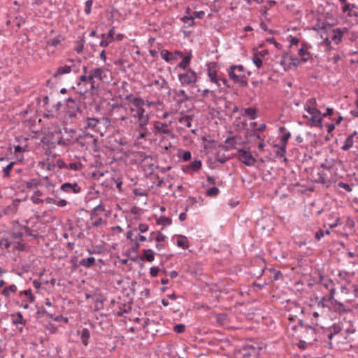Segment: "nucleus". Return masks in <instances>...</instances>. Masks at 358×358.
<instances>
[{"label":"nucleus","mask_w":358,"mask_h":358,"mask_svg":"<svg viewBox=\"0 0 358 358\" xmlns=\"http://www.w3.org/2000/svg\"><path fill=\"white\" fill-rule=\"evenodd\" d=\"M67 61L71 63V64L59 66L52 75L54 78L59 80L64 74L69 73L71 71L74 73H78L79 71V68L75 65L73 59H68Z\"/></svg>","instance_id":"4"},{"label":"nucleus","mask_w":358,"mask_h":358,"mask_svg":"<svg viewBox=\"0 0 358 358\" xmlns=\"http://www.w3.org/2000/svg\"><path fill=\"white\" fill-rule=\"evenodd\" d=\"M154 252L151 249H144L143 250V254L141 256H138V255H135L134 257L131 258V261L137 264H140L141 261L152 262L154 261Z\"/></svg>","instance_id":"7"},{"label":"nucleus","mask_w":358,"mask_h":358,"mask_svg":"<svg viewBox=\"0 0 358 358\" xmlns=\"http://www.w3.org/2000/svg\"><path fill=\"white\" fill-rule=\"evenodd\" d=\"M245 67L241 64H231L227 69L229 78L231 80H237L238 74L244 73Z\"/></svg>","instance_id":"8"},{"label":"nucleus","mask_w":358,"mask_h":358,"mask_svg":"<svg viewBox=\"0 0 358 358\" xmlns=\"http://www.w3.org/2000/svg\"><path fill=\"white\" fill-rule=\"evenodd\" d=\"M12 244L10 238L6 235L0 237V247L1 248L8 249Z\"/></svg>","instance_id":"37"},{"label":"nucleus","mask_w":358,"mask_h":358,"mask_svg":"<svg viewBox=\"0 0 358 358\" xmlns=\"http://www.w3.org/2000/svg\"><path fill=\"white\" fill-rule=\"evenodd\" d=\"M115 27H113L108 31V33L106 34L105 38L102 39L99 45L103 48H106L110 43H112L115 38Z\"/></svg>","instance_id":"16"},{"label":"nucleus","mask_w":358,"mask_h":358,"mask_svg":"<svg viewBox=\"0 0 358 358\" xmlns=\"http://www.w3.org/2000/svg\"><path fill=\"white\" fill-rule=\"evenodd\" d=\"M85 43V38L84 37L81 38L80 40L78 41L76 47L74 48V50L78 54L82 52L83 50Z\"/></svg>","instance_id":"60"},{"label":"nucleus","mask_w":358,"mask_h":358,"mask_svg":"<svg viewBox=\"0 0 358 358\" xmlns=\"http://www.w3.org/2000/svg\"><path fill=\"white\" fill-rule=\"evenodd\" d=\"M238 153L239 155L238 159L245 166H253L257 162L256 159L252 155L250 151L240 148L238 150Z\"/></svg>","instance_id":"6"},{"label":"nucleus","mask_w":358,"mask_h":358,"mask_svg":"<svg viewBox=\"0 0 358 358\" xmlns=\"http://www.w3.org/2000/svg\"><path fill=\"white\" fill-rule=\"evenodd\" d=\"M199 92H201V96L203 98H205L208 94H210V95L213 97H215L216 96V94H215V90H210L208 89H205V90L201 91V89L196 87L195 91H194V90L191 91V94H194V95H196V94L199 93Z\"/></svg>","instance_id":"27"},{"label":"nucleus","mask_w":358,"mask_h":358,"mask_svg":"<svg viewBox=\"0 0 358 358\" xmlns=\"http://www.w3.org/2000/svg\"><path fill=\"white\" fill-rule=\"evenodd\" d=\"M178 157L184 162L189 161L192 158V154L188 150H179Z\"/></svg>","instance_id":"39"},{"label":"nucleus","mask_w":358,"mask_h":358,"mask_svg":"<svg viewBox=\"0 0 358 358\" xmlns=\"http://www.w3.org/2000/svg\"><path fill=\"white\" fill-rule=\"evenodd\" d=\"M243 115L248 116L250 120H255L258 117V109L255 107H248L243 109Z\"/></svg>","instance_id":"22"},{"label":"nucleus","mask_w":358,"mask_h":358,"mask_svg":"<svg viewBox=\"0 0 358 358\" xmlns=\"http://www.w3.org/2000/svg\"><path fill=\"white\" fill-rule=\"evenodd\" d=\"M99 122V120L97 118L94 117H87L84 122V127L85 129H94L98 123Z\"/></svg>","instance_id":"25"},{"label":"nucleus","mask_w":358,"mask_h":358,"mask_svg":"<svg viewBox=\"0 0 358 358\" xmlns=\"http://www.w3.org/2000/svg\"><path fill=\"white\" fill-rule=\"evenodd\" d=\"M199 77L197 73L193 69H188L185 73L178 74V80L182 86L189 85L194 89Z\"/></svg>","instance_id":"3"},{"label":"nucleus","mask_w":358,"mask_h":358,"mask_svg":"<svg viewBox=\"0 0 358 358\" xmlns=\"http://www.w3.org/2000/svg\"><path fill=\"white\" fill-rule=\"evenodd\" d=\"M220 194V190L216 187H212L209 188L206 192V194L209 197H215Z\"/></svg>","instance_id":"51"},{"label":"nucleus","mask_w":358,"mask_h":358,"mask_svg":"<svg viewBox=\"0 0 358 358\" xmlns=\"http://www.w3.org/2000/svg\"><path fill=\"white\" fill-rule=\"evenodd\" d=\"M82 169V164L80 162H72L67 165L66 170L71 169L74 171H79Z\"/></svg>","instance_id":"54"},{"label":"nucleus","mask_w":358,"mask_h":358,"mask_svg":"<svg viewBox=\"0 0 358 358\" xmlns=\"http://www.w3.org/2000/svg\"><path fill=\"white\" fill-rule=\"evenodd\" d=\"M41 143L44 145L50 146V148H55L56 145H65L62 135V131L60 130L48 132L41 138Z\"/></svg>","instance_id":"2"},{"label":"nucleus","mask_w":358,"mask_h":358,"mask_svg":"<svg viewBox=\"0 0 358 358\" xmlns=\"http://www.w3.org/2000/svg\"><path fill=\"white\" fill-rule=\"evenodd\" d=\"M61 190L66 193H75L78 194L80 192L81 187L78 185L77 182H64L60 186Z\"/></svg>","instance_id":"11"},{"label":"nucleus","mask_w":358,"mask_h":358,"mask_svg":"<svg viewBox=\"0 0 358 358\" xmlns=\"http://www.w3.org/2000/svg\"><path fill=\"white\" fill-rule=\"evenodd\" d=\"M319 282L322 284L329 291L331 288H334L333 287V280L330 278L325 279V278L322 275H320Z\"/></svg>","instance_id":"34"},{"label":"nucleus","mask_w":358,"mask_h":358,"mask_svg":"<svg viewBox=\"0 0 358 358\" xmlns=\"http://www.w3.org/2000/svg\"><path fill=\"white\" fill-rule=\"evenodd\" d=\"M15 162H10L6 167L3 169V178H9L10 176V171L15 164Z\"/></svg>","instance_id":"45"},{"label":"nucleus","mask_w":358,"mask_h":358,"mask_svg":"<svg viewBox=\"0 0 358 358\" xmlns=\"http://www.w3.org/2000/svg\"><path fill=\"white\" fill-rule=\"evenodd\" d=\"M40 185L41 180L36 179H31V180L26 182V187L27 189H32L33 187H36Z\"/></svg>","instance_id":"56"},{"label":"nucleus","mask_w":358,"mask_h":358,"mask_svg":"<svg viewBox=\"0 0 358 358\" xmlns=\"http://www.w3.org/2000/svg\"><path fill=\"white\" fill-rule=\"evenodd\" d=\"M55 166L57 167L56 174L57 177L60 178L62 174L64 176V173L62 171V169L66 170L67 164L64 162V160L62 159H57L55 163Z\"/></svg>","instance_id":"24"},{"label":"nucleus","mask_w":358,"mask_h":358,"mask_svg":"<svg viewBox=\"0 0 358 358\" xmlns=\"http://www.w3.org/2000/svg\"><path fill=\"white\" fill-rule=\"evenodd\" d=\"M342 331L341 326L338 323L333 324L330 327L327 329V331L329 333L327 337L329 340H332L334 336L336 334H338Z\"/></svg>","instance_id":"19"},{"label":"nucleus","mask_w":358,"mask_h":358,"mask_svg":"<svg viewBox=\"0 0 358 358\" xmlns=\"http://www.w3.org/2000/svg\"><path fill=\"white\" fill-rule=\"evenodd\" d=\"M252 61L257 68L259 69L262 66L263 62L261 57H258V54H254Z\"/></svg>","instance_id":"55"},{"label":"nucleus","mask_w":358,"mask_h":358,"mask_svg":"<svg viewBox=\"0 0 358 358\" xmlns=\"http://www.w3.org/2000/svg\"><path fill=\"white\" fill-rule=\"evenodd\" d=\"M105 251V248L102 245H95L92 249H87L90 255L101 254Z\"/></svg>","instance_id":"41"},{"label":"nucleus","mask_w":358,"mask_h":358,"mask_svg":"<svg viewBox=\"0 0 358 358\" xmlns=\"http://www.w3.org/2000/svg\"><path fill=\"white\" fill-rule=\"evenodd\" d=\"M353 144H354L353 138H352V136H348L346 138V139L344 142V144L341 148L343 150H345V151L348 150L353 146Z\"/></svg>","instance_id":"46"},{"label":"nucleus","mask_w":358,"mask_h":358,"mask_svg":"<svg viewBox=\"0 0 358 358\" xmlns=\"http://www.w3.org/2000/svg\"><path fill=\"white\" fill-rule=\"evenodd\" d=\"M66 106L69 110L66 112L70 117L76 116L78 112H80V109L78 106L76 100L73 98H68L66 99Z\"/></svg>","instance_id":"10"},{"label":"nucleus","mask_w":358,"mask_h":358,"mask_svg":"<svg viewBox=\"0 0 358 358\" xmlns=\"http://www.w3.org/2000/svg\"><path fill=\"white\" fill-rule=\"evenodd\" d=\"M90 331L87 328H83L81 334L80 339L82 344L85 346H87L89 344V339L90 338Z\"/></svg>","instance_id":"26"},{"label":"nucleus","mask_w":358,"mask_h":358,"mask_svg":"<svg viewBox=\"0 0 358 358\" xmlns=\"http://www.w3.org/2000/svg\"><path fill=\"white\" fill-rule=\"evenodd\" d=\"M235 83H239L241 88L247 87L248 85V80L245 74H238L237 80H232Z\"/></svg>","instance_id":"36"},{"label":"nucleus","mask_w":358,"mask_h":358,"mask_svg":"<svg viewBox=\"0 0 358 358\" xmlns=\"http://www.w3.org/2000/svg\"><path fill=\"white\" fill-rule=\"evenodd\" d=\"M306 334L305 338L311 343L312 341H317L316 338V330L315 327L310 325L306 326Z\"/></svg>","instance_id":"21"},{"label":"nucleus","mask_w":358,"mask_h":358,"mask_svg":"<svg viewBox=\"0 0 358 358\" xmlns=\"http://www.w3.org/2000/svg\"><path fill=\"white\" fill-rule=\"evenodd\" d=\"M105 210L104 206L100 203L95 206L90 213V219L93 220L96 217H97L101 213H103Z\"/></svg>","instance_id":"30"},{"label":"nucleus","mask_w":358,"mask_h":358,"mask_svg":"<svg viewBox=\"0 0 358 358\" xmlns=\"http://www.w3.org/2000/svg\"><path fill=\"white\" fill-rule=\"evenodd\" d=\"M89 72L93 80H96V79H97L99 82H103L104 77V69L103 68L93 69Z\"/></svg>","instance_id":"20"},{"label":"nucleus","mask_w":358,"mask_h":358,"mask_svg":"<svg viewBox=\"0 0 358 358\" xmlns=\"http://www.w3.org/2000/svg\"><path fill=\"white\" fill-rule=\"evenodd\" d=\"M131 103L136 108H143V106L145 105V101L141 97H134L132 98Z\"/></svg>","instance_id":"44"},{"label":"nucleus","mask_w":358,"mask_h":358,"mask_svg":"<svg viewBox=\"0 0 358 358\" xmlns=\"http://www.w3.org/2000/svg\"><path fill=\"white\" fill-rule=\"evenodd\" d=\"M305 110L310 115L322 114L321 111L315 107H312L306 104L305 105Z\"/></svg>","instance_id":"61"},{"label":"nucleus","mask_w":358,"mask_h":358,"mask_svg":"<svg viewBox=\"0 0 358 358\" xmlns=\"http://www.w3.org/2000/svg\"><path fill=\"white\" fill-rule=\"evenodd\" d=\"M174 100L178 104H182L186 101H190V97L186 94L184 90H180L174 92Z\"/></svg>","instance_id":"13"},{"label":"nucleus","mask_w":358,"mask_h":358,"mask_svg":"<svg viewBox=\"0 0 358 358\" xmlns=\"http://www.w3.org/2000/svg\"><path fill=\"white\" fill-rule=\"evenodd\" d=\"M326 174L323 172H318L317 174V178L315 179V181L317 183H321L325 185L327 183V181L325 178Z\"/></svg>","instance_id":"52"},{"label":"nucleus","mask_w":358,"mask_h":358,"mask_svg":"<svg viewBox=\"0 0 358 358\" xmlns=\"http://www.w3.org/2000/svg\"><path fill=\"white\" fill-rule=\"evenodd\" d=\"M335 162H336L335 160L333 159H331L330 161L326 160L325 163H322L321 164V167L324 169L330 171L333 168V166L335 165Z\"/></svg>","instance_id":"59"},{"label":"nucleus","mask_w":358,"mask_h":358,"mask_svg":"<svg viewBox=\"0 0 358 358\" xmlns=\"http://www.w3.org/2000/svg\"><path fill=\"white\" fill-rule=\"evenodd\" d=\"M154 132L155 134H166L169 136H173V132L168 128V124L163 123L159 121H155L154 122Z\"/></svg>","instance_id":"9"},{"label":"nucleus","mask_w":358,"mask_h":358,"mask_svg":"<svg viewBox=\"0 0 358 358\" xmlns=\"http://www.w3.org/2000/svg\"><path fill=\"white\" fill-rule=\"evenodd\" d=\"M103 223V220L101 217L98 218L94 222H92L91 225L87 227V229H91L92 227H98Z\"/></svg>","instance_id":"63"},{"label":"nucleus","mask_w":358,"mask_h":358,"mask_svg":"<svg viewBox=\"0 0 358 358\" xmlns=\"http://www.w3.org/2000/svg\"><path fill=\"white\" fill-rule=\"evenodd\" d=\"M20 296H22V295L26 296L28 301L30 303L34 302L36 299L35 296L32 294L31 289H28L24 290V291H20Z\"/></svg>","instance_id":"47"},{"label":"nucleus","mask_w":358,"mask_h":358,"mask_svg":"<svg viewBox=\"0 0 358 358\" xmlns=\"http://www.w3.org/2000/svg\"><path fill=\"white\" fill-rule=\"evenodd\" d=\"M139 122V128L140 129H145L146 128L145 126L148 124L149 122V117L148 115H143L142 117H141L138 119Z\"/></svg>","instance_id":"53"},{"label":"nucleus","mask_w":358,"mask_h":358,"mask_svg":"<svg viewBox=\"0 0 358 358\" xmlns=\"http://www.w3.org/2000/svg\"><path fill=\"white\" fill-rule=\"evenodd\" d=\"M17 290V288L16 285L12 284L8 287H4V289L1 291V294L5 297L8 298L10 296V292L15 293Z\"/></svg>","instance_id":"32"},{"label":"nucleus","mask_w":358,"mask_h":358,"mask_svg":"<svg viewBox=\"0 0 358 358\" xmlns=\"http://www.w3.org/2000/svg\"><path fill=\"white\" fill-rule=\"evenodd\" d=\"M192 57V52L189 51L186 55H183V57H182V61L178 64L177 67L184 71L191 69L189 66L191 62Z\"/></svg>","instance_id":"14"},{"label":"nucleus","mask_w":358,"mask_h":358,"mask_svg":"<svg viewBox=\"0 0 358 358\" xmlns=\"http://www.w3.org/2000/svg\"><path fill=\"white\" fill-rule=\"evenodd\" d=\"M31 201L34 204L42 203L45 201L47 203H56V200L52 197H47L45 199H42L40 198H36L35 196H31Z\"/></svg>","instance_id":"33"},{"label":"nucleus","mask_w":358,"mask_h":358,"mask_svg":"<svg viewBox=\"0 0 358 358\" xmlns=\"http://www.w3.org/2000/svg\"><path fill=\"white\" fill-rule=\"evenodd\" d=\"M224 143L226 145H219V148L228 151L236 148V136L228 137L225 139Z\"/></svg>","instance_id":"17"},{"label":"nucleus","mask_w":358,"mask_h":358,"mask_svg":"<svg viewBox=\"0 0 358 358\" xmlns=\"http://www.w3.org/2000/svg\"><path fill=\"white\" fill-rule=\"evenodd\" d=\"M173 331L178 334H182L185 331V325L183 324H177L173 327Z\"/></svg>","instance_id":"64"},{"label":"nucleus","mask_w":358,"mask_h":358,"mask_svg":"<svg viewBox=\"0 0 358 358\" xmlns=\"http://www.w3.org/2000/svg\"><path fill=\"white\" fill-rule=\"evenodd\" d=\"M180 20L184 23L187 24V27H194L196 25V22L192 15H185L181 17Z\"/></svg>","instance_id":"42"},{"label":"nucleus","mask_w":358,"mask_h":358,"mask_svg":"<svg viewBox=\"0 0 358 358\" xmlns=\"http://www.w3.org/2000/svg\"><path fill=\"white\" fill-rule=\"evenodd\" d=\"M160 55L162 59H164L166 62H171L172 61L177 60V57L174 56L173 53L169 51L168 50H162L160 52Z\"/></svg>","instance_id":"23"},{"label":"nucleus","mask_w":358,"mask_h":358,"mask_svg":"<svg viewBox=\"0 0 358 358\" xmlns=\"http://www.w3.org/2000/svg\"><path fill=\"white\" fill-rule=\"evenodd\" d=\"M99 86V83H97L96 80H93L90 73L88 75L80 76L77 82L78 92L80 95L86 94L95 95L98 92Z\"/></svg>","instance_id":"1"},{"label":"nucleus","mask_w":358,"mask_h":358,"mask_svg":"<svg viewBox=\"0 0 358 358\" xmlns=\"http://www.w3.org/2000/svg\"><path fill=\"white\" fill-rule=\"evenodd\" d=\"M19 250V251H26L27 245L25 243H22L20 241L14 243L13 251Z\"/></svg>","instance_id":"58"},{"label":"nucleus","mask_w":358,"mask_h":358,"mask_svg":"<svg viewBox=\"0 0 358 358\" xmlns=\"http://www.w3.org/2000/svg\"><path fill=\"white\" fill-rule=\"evenodd\" d=\"M334 34L331 37V39L335 42L336 44H338L343 39V32L340 28L333 29Z\"/></svg>","instance_id":"28"},{"label":"nucleus","mask_w":358,"mask_h":358,"mask_svg":"<svg viewBox=\"0 0 358 358\" xmlns=\"http://www.w3.org/2000/svg\"><path fill=\"white\" fill-rule=\"evenodd\" d=\"M193 120V116L192 115H185L179 119V122L183 124L188 128L192 127V121Z\"/></svg>","instance_id":"40"},{"label":"nucleus","mask_w":358,"mask_h":358,"mask_svg":"<svg viewBox=\"0 0 358 358\" xmlns=\"http://www.w3.org/2000/svg\"><path fill=\"white\" fill-rule=\"evenodd\" d=\"M334 215H335L334 213H329V214L326 215V216H325V220H324L325 224L324 225H328L330 229H333V228L336 227L338 225V223L340 220V218L338 216L334 217Z\"/></svg>","instance_id":"15"},{"label":"nucleus","mask_w":358,"mask_h":358,"mask_svg":"<svg viewBox=\"0 0 358 358\" xmlns=\"http://www.w3.org/2000/svg\"><path fill=\"white\" fill-rule=\"evenodd\" d=\"M16 318H13V324L17 325L22 324L25 326L27 324V320L24 319L23 315L21 312H17L15 314Z\"/></svg>","instance_id":"35"},{"label":"nucleus","mask_w":358,"mask_h":358,"mask_svg":"<svg viewBox=\"0 0 358 358\" xmlns=\"http://www.w3.org/2000/svg\"><path fill=\"white\" fill-rule=\"evenodd\" d=\"M44 315H47L48 317L52 318V317L54 316V314L48 312L46 310H45L43 308H38V310L36 311L37 318L43 317Z\"/></svg>","instance_id":"49"},{"label":"nucleus","mask_w":358,"mask_h":358,"mask_svg":"<svg viewBox=\"0 0 358 358\" xmlns=\"http://www.w3.org/2000/svg\"><path fill=\"white\" fill-rule=\"evenodd\" d=\"M259 348L252 345L246 344L243 347V357L244 358H248L252 356L257 357L259 354Z\"/></svg>","instance_id":"12"},{"label":"nucleus","mask_w":358,"mask_h":358,"mask_svg":"<svg viewBox=\"0 0 358 358\" xmlns=\"http://www.w3.org/2000/svg\"><path fill=\"white\" fill-rule=\"evenodd\" d=\"M95 264V259L93 257L82 259L79 262V266L86 268H90Z\"/></svg>","instance_id":"31"},{"label":"nucleus","mask_w":358,"mask_h":358,"mask_svg":"<svg viewBox=\"0 0 358 358\" xmlns=\"http://www.w3.org/2000/svg\"><path fill=\"white\" fill-rule=\"evenodd\" d=\"M178 238L177 245L182 249H187L189 248L187 238L184 235H178Z\"/></svg>","instance_id":"29"},{"label":"nucleus","mask_w":358,"mask_h":358,"mask_svg":"<svg viewBox=\"0 0 358 358\" xmlns=\"http://www.w3.org/2000/svg\"><path fill=\"white\" fill-rule=\"evenodd\" d=\"M287 145L280 143V146L276 152V155L280 157H282L285 155L286 153Z\"/></svg>","instance_id":"62"},{"label":"nucleus","mask_w":358,"mask_h":358,"mask_svg":"<svg viewBox=\"0 0 358 358\" xmlns=\"http://www.w3.org/2000/svg\"><path fill=\"white\" fill-rule=\"evenodd\" d=\"M201 166H202V163H201V160H195L194 162H192L189 164V167H190V169L194 172L197 171L199 169H201Z\"/></svg>","instance_id":"48"},{"label":"nucleus","mask_w":358,"mask_h":358,"mask_svg":"<svg viewBox=\"0 0 358 358\" xmlns=\"http://www.w3.org/2000/svg\"><path fill=\"white\" fill-rule=\"evenodd\" d=\"M322 114L311 115L310 118L308 120L309 125L311 127L322 128Z\"/></svg>","instance_id":"18"},{"label":"nucleus","mask_w":358,"mask_h":358,"mask_svg":"<svg viewBox=\"0 0 358 358\" xmlns=\"http://www.w3.org/2000/svg\"><path fill=\"white\" fill-rule=\"evenodd\" d=\"M60 37H61V35H59L58 36H57L55 38H52L46 41V45L47 46H54V47L57 46L61 42V40L59 38Z\"/></svg>","instance_id":"50"},{"label":"nucleus","mask_w":358,"mask_h":358,"mask_svg":"<svg viewBox=\"0 0 358 358\" xmlns=\"http://www.w3.org/2000/svg\"><path fill=\"white\" fill-rule=\"evenodd\" d=\"M217 64L216 63L213 64V66H208L207 74L208 77L212 76H217V70H216Z\"/></svg>","instance_id":"57"},{"label":"nucleus","mask_w":358,"mask_h":358,"mask_svg":"<svg viewBox=\"0 0 358 358\" xmlns=\"http://www.w3.org/2000/svg\"><path fill=\"white\" fill-rule=\"evenodd\" d=\"M156 223L158 225H170L172 223V220L171 217H168L166 216H161L160 217L156 218Z\"/></svg>","instance_id":"38"},{"label":"nucleus","mask_w":358,"mask_h":358,"mask_svg":"<svg viewBox=\"0 0 358 358\" xmlns=\"http://www.w3.org/2000/svg\"><path fill=\"white\" fill-rule=\"evenodd\" d=\"M245 138H250V140H256V139H259V140H261L262 139V138L261 137V136L257 134V131H247L245 132Z\"/></svg>","instance_id":"43"},{"label":"nucleus","mask_w":358,"mask_h":358,"mask_svg":"<svg viewBox=\"0 0 358 358\" xmlns=\"http://www.w3.org/2000/svg\"><path fill=\"white\" fill-rule=\"evenodd\" d=\"M334 294H335V288H331L330 294H329V296H328V301H329V302L331 303L333 310L335 312L338 313L339 314L346 313L347 309L345 308L343 303L334 299Z\"/></svg>","instance_id":"5"}]
</instances>
